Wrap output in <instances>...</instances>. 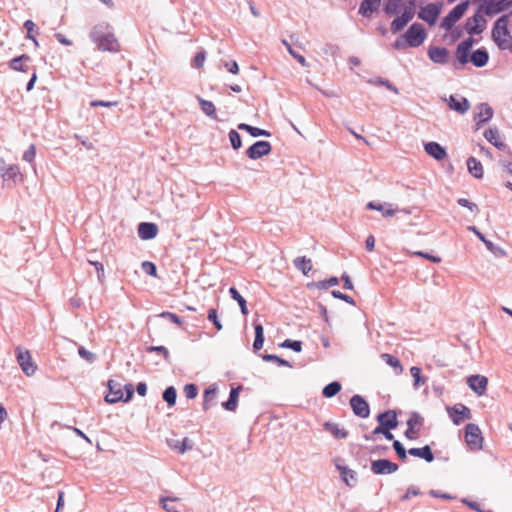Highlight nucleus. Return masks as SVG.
<instances>
[{"mask_svg":"<svg viewBox=\"0 0 512 512\" xmlns=\"http://www.w3.org/2000/svg\"><path fill=\"white\" fill-rule=\"evenodd\" d=\"M427 55L435 64L445 65L449 61V50L446 47L430 46Z\"/></svg>","mask_w":512,"mask_h":512,"instance_id":"obj_18","label":"nucleus"},{"mask_svg":"<svg viewBox=\"0 0 512 512\" xmlns=\"http://www.w3.org/2000/svg\"><path fill=\"white\" fill-rule=\"evenodd\" d=\"M90 39L101 51L118 52L120 44L114 35L113 28L107 23L95 25L90 32Z\"/></svg>","mask_w":512,"mask_h":512,"instance_id":"obj_1","label":"nucleus"},{"mask_svg":"<svg viewBox=\"0 0 512 512\" xmlns=\"http://www.w3.org/2000/svg\"><path fill=\"white\" fill-rule=\"evenodd\" d=\"M282 44L286 47V49L288 50L289 54L295 59L297 60V62L302 65L303 67H307L308 64L306 62V59L303 55L297 53L292 45L286 40V39H282Z\"/></svg>","mask_w":512,"mask_h":512,"instance_id":"obj_47","label":"nucleus"},{"mask_svg":"<svg viewBox=\"0 0 512 512\" xmlns=\"http://www.w3.org/2000/svg\"><path fill=\"white\" fill-rule=\"evenodd\" d=\"M168 447L179 454H184L189 450H192L194 443L188 437H184L182 440L178 439H167Z\"/></svg>","mask_w":512,"mask_h":512,"instance_id":"obj_23","label":"nucleus"},{"mask_svg":"<svg viewBox=\"0 0 512 512\" xmlns=\"http://www.w3.org/2000/svg\"><path fill=\"white\" fill-rule=\"evenodd\" d=\"M486 24L487 21L484 18V15L476 11V13L472 17L466 20L465 30L471 36L478 35L484 31V29L486 28Z\"/></svg>","mask_w":512,"mask_h":512,"instance_id":"obj_8","label":"nucleus"},{"mask_svg":"<svg viewBox=\"0 0 512 512\" xmlns=\"http://www.w3.org/2000/svg\"><path fill=\"white\" fill-rule=\"evenodd\" d=\"M448 106L451 110L459 114H465L470 109V102L463 96L450 95Z\"/></svg>","mask_w":512,"mask_h":512,"instance_id":"obj_21","label":"nucleus"},{"mask_svg":"<svg viewBox=\"0 0 512 512\" xmlns=\"http://www.w3.org/2000/svg\"><path fill=\"white\" fill-rule=\"evenodd\" d=\"M508 15L500 16L492 28V39L501 50L508 49V44L512 42V35L508 29Z\"/></svg>","mask_w":512,"mask_h":512,"instance_id":"obj_2","label":"nucleus"},{"mask_svg":"<svg viewBox=\"0 0 512 512\" xmlns=\"http://www.w3.org/2000/svg\"><path fill=\"white\" fill-rule=\"evenodd\" d=\"M23 26L27 30V38L32 40L35 46H38V41L34 36V33H38V30L35 29V23L32 20L28 19L24 22Z\"/></svg>","mask_w":512,"mask_h":512,"instance_id":"obj_48","label":"nucleus"},{"mask_svg":"<svg viewBox=\"0 0 512 512\" xmlns=\"http://www.w3.org/2000/svg\"><path fill=\"white\" fill-rule=\"evenodd\" d=\"M470 61L475 67L482 68L489 61V53L484 47L478 48L472 52Z\"/></svg>","mask_w":512,"mask_h":512,"instance_id":"obj_31","label":"nucleus"},{"mask_svg":"<svg viewBox=\"0 0 512 512\" xmlns=\"http://www.w3.org/2000/svg\"><path fill=\"white\" fill-rule=\"evenodd\" d=\"M474 43L475 40L472 37H468L457 45L455 54L460 64L465 65L470 61L469 54Z\"/></svg>","mask_w":512,"mask_h":512,"instance_id":"obj_16","label":"nucleus"},{"mask_svg":"<svg viewBox=\"0 0 512 512\" xmlns=\"http://www.w3.org/2000/svg\"><path fill=\"white\" fill-rule=\"evenodd\" d=\"M197 100L199 102V105L201 107V110L203 111V113L205 115H207L208 117H210L211 119H214L216 120L217 119V113H216V108H215V105L209 101V100H205L199 96H197Z\"/></svg>","mask_w":512,"mask_h":512,"instance_id":"obj_41","label":"nucleus"},{"mask_svg":"<svg viewBox=\"0 0 512 512\" xmlns=\"http://www.w3.org/2000/svg\"><path fill=\"white\" fill-rule=\"evenodd\" d=\"M134 385L132 383H127L123 386V400L121 402L127 403L131 401L133 395H134Z\"/></svg>","mask_w":512,"mask_h":512,"instance_id":"obj_61","label":"nucleus"},{"mask_svg":"<svg viewBox=\"0 0 512 512\" xmlns=\"http://www.w3.org/2000/svg\"><path fill=\"white\" fill-rule=\"evenodd\" d=\"M253 327L255 332L253 350L254 352H257L263 347L264 344V328L261 323L256 321L253 322Z\"/></svg>","mask_w":512,"mask_h":512,"instance_id":"obj_39","label":"nucleus"},{"mask_svg":"<svg viewBox=\"0 0 512 512\" xmlns=\"http://www.w3.org/2000/svg\"><path fill=\"white\" fill-rule=\"evenodd\" d=\"M78 354L81 358L86 360L88 363H93L96 359V355L87 349H85L83 346H80L78 348Z\"/></svg>","mask_w":512,"mask_h":512,"instance_id":"obj_64","label":"nucleus"},{"mask_svg":"<svg viewBox=\"0 0 512 512\" xmlns=\"http://www.w3.org/2000/svg\"><path fill=\"white\" fill-rule=\"evenodd\" d=\"M470 2L468 0L462 1L453 7L449 13L442 19L440 27L446 31H450L454 24L460 20L469 7Z\"/></svg>","mask_w":512,"mask_h":512,"instance_id":"obj_3","label":"nucleus"},{"mask_svg":"<svg viewBox=\"0 0 512 512\" xmlns=\"http://www.w3.org/2000/svg\"><path fill=\"white\" fill-rule=\"evenodd\" d=\"M31 57L27 54H22L20 56L12 58L8 62V66L10 69L14 71H21V72H29L32 71L33 66H29L26 64V62L30 61Z\"/></svg>","mask_w":512,"mask_h":512,"instance_id":"obj_27","label":"nucleus"},{"mask_svg":"<svg viewBox=\"0 0 512 512\" xmlns=\"http://www.w3.org/2000/svg\"><path fill=\"white\" fill-rule=\"evenodd\" d=\"M410 374L414 378V386L419 387L421 384L426 382V378L421 376V369L413 366L410 368Z\"/></svg>","mask_w":512,"mask_h":512,"instance_id":"obj_53","label":"nucleus"},{"mask_svg":"<svg viewBox=\"0 0 512 512\" xmlns=\"http://www.w3.org/2000/svg\"><path fill=\"white\" fill-rule=\"evenodd\" d=\"M208 320L211 321L213 323V325L215 326V328L217 329V331H220L222 329V324L218 318V313H217V310L215 308H210L208 310Z\"/></svg>","mask_w":512,"mask_h":512,"instance_id":"obj_60","label":"nucleus"},{"mask_svg":"<svg viewBox=\"0 0 512 512\" xmlns=\"http://www.w3.org/2000/svg\"><path fill=\"white\" fill-rule=\"evenodd\" d=\"M392 446L398 458L405 461L407 459L408 450L405 449L403 444L399 440H394Z\"/></svg>","mask_w":512,"mask_h":512,"instance_id":"obj_54","label":"nucleus"},{"mask_svg":"<svg viewBox=\"0 0 512 512\" xmlns=\"http://www.w3.org/2000/svg\"><path fill=\"white\" fill-rule=\"evenodd\" d=\"M485 139L500 150H505L507 145L499 139V131L496 127H491L484 132Z\"/></svg>","mask_w":512,"mask_h":512,"instance_id":"obj_36","label":"nucleus"},{"mask_svg":"<svg viewBox=\"0 0 512 512\" xmlns=\"http://www.w3.org/2000/svg\"><path fill=\"white\" fill-rule=\"evenodd\" d=\"M423 425V418L417 412H412L411 416L407 420V429L404 432V436L408 440H416L418 434Z\"/></svg>","mask_w":512,"mask_h":512,"instance_id":"obj_12","label":"nucleus"},{"mask_svg":"<svg viewBox=\"0 0 512 512\" xmlns=\"http://www.w3.org/2000/svg\"><path fill=\"white\" fill-rule=\"evenodd\" d=\"M381 0H363L359 6L358 13L366 18H370L374 12L379 10Z\"/></svg>","mask_w":512,"mask_h":512,"instance_id":"obj_29","label":"nucleus"},{"mask_svg":"<svg viewBox=\"0 0 512 512\" xmlns=\"http://www.w3.org/2000/svg\"><path fill=\"white\" fill-rule=\"evenodd\" d=\"M376 420L384 430H393L398 426L397 413L395 410H386L377 415Z\"/></svg>","mask_w":512,"mask_h":512,"instance_id":"obj_15","label":"nucleus"},{"mask_svg":"<svg viewBox=\"0 0 512 512\" xmlns=\"http://www.w3.org/2000/svg\"><path fill=\"white\" fill-rule=\"evenodd\" d=\"M163 400L167 403L169 407H172L176 404L177 400V391L174 386H168L162 394Z\"/></svg>","mask_w":512,"mask_h":512,"instance_id":"obj_45","label":"nucleus"},{"mask_svg":"<svg viewBox=\"0 0 512 512\" xmlns=\"http://www.w3.org/2000/svg\"><path fill=\"white\" fill-rule=\"evenodd\" d=\"M242 388V385H238L236 387L231 388L228 399L222 403V407L225 410L231 412H234L236 410L238 406L239 394Z\"/></svg>","mask_w":512,"mask_h":512,"instance_id":"obj_30","label":"nucleus"},{"mask_svg":"<svg viewBox=\"0 0 512 512\" xmlns=\"http://www.w3.org/2000/svg\"><path fill=\"white\" fill-rule=\"evenodd\" d=\"M229 294H230L231 298L238 303L241 313L243 315H247L248 309H247V302H246L245 298L239 293V291L235 287H230Z\"/></svg>","mask_w":512,"mask_h":512,"instance_id":"obj_43","label":"nucleus"},{"mask_svg":"<svg viewBox=\"0 0 512 512\" xmlns=\"http://www.w3.org/2000/svg\"><path fill=\"white\" fill-rule=\"evenodd\" d=\"M293 264L304 275H308V273L312 270V261L306 256L296 257L293 261Z\"/></svg>","mask_w":512,"mask_h":512,"instance_id":"obj_42","label":"nucleus"},{"mask_svg":"<svg viewBox=\"0 0 512 512\" xmlns=\"http://www.w3.org/2000/svg\"><path fill=\"white\" fill-rule=\"evenodd\" d=\"M457 203H458V205H460L462 207L468 208L473 213L479 212V208H478L477 204L466 199V198H459L457 200Z\"/></svg>","mask_w":512,"mask_h":512,"instance_id":"obj_63","label":"nucleus"},{"mask_svg":"<svg viewBox=\"0 0 512 512\" xmlns=\"http://www.w3.org/2000/svg\"><path fill=\"white\" fill-rule=\"evenodd\" d=\"M370 469L374 475H389L395 473L399 469V466L395 462L382 458L372 460Z\"/></svg>","mask_w":512,"mask_h":512,"instance_id":"obj_7","label":"nucleus"},{"mask_svg":"<svg viewBox=\"0 0 512 512\" xmlns=\"http://www.w3.org/2000/svg\"><path fill=\"white\" fill-rule=\"evenodd\" d=\"M469 231H472L477 238L485 245L488 251L495 255L505 256L506 252L499 246L495 245L492 241L488 240L483 233H481L475 226H469Z\"/></svg>","mask_w":512,"mask_h":512,"instance_id":"obj_22","label":"nucleus"},{"mask_svg":"<svg viewBox=\"0 0 512 512\" xmlns=\"http://www.w3.org/2000/svg\"><path fill=\"white\" fill-rule=\"evenodd\" d=\"M158 317L167 319L170 322L176 324L177 326L181 327L183 324L182 319L175 313L169 312V311H163L161 312Z\"/></svg>","mask_w":512,"mask_h":512,"instance_id":"obj_55","label":"nucleus"},{"mask_svg":"<svg viewBox=\"0 0 512 512\" xmlns=\"http://www.w3.org/2000/svg\"><path fill=\"white\" fill-rule=\"evenodd\" d=\"M179 498L177 497H172V496H161L160 499H159V502L162 506V508L166 511V512H179L176 507L172 504L173 502L175 501H178Z\"/></svg>","mask_w":512,"mask_h":512,"instance_id":"obj_46","label":"nucleus"},{"mask_svg":"<svg viewBox=\"0 0 512 512\" xmlns=\"http://www.w3.org/2000/svg\"><path fill=\"white\" fill-rule=\"evenodd\" d=\"M262 359L266 362H276L278 366L292 367L290 362L275 354H263Z\"/></svg>","mask_w":512,"mask_h":512,"instance_id":"obj_50","label":"nucleus"},{"mask_svg":"<svg viewBox=\"0 0 512 512\" xmlns=\"http://www.w3.org/2000/svg\"><path fill=\"white\" fill-rule=\"evenodd\" d=\"M280 347L291 349L299 353L302 350V342L299 340L286 339L280 344Z\"/></svg>","mask_w":512,"mask_h":512,"instance_id":"obj_52","label":"nucleus"},{"mask_svg":"<svg viewBox=\"0 0 512 512\" xmlns=\"http://www.w3.org/2000/svg\"><path fill=\"white\" fill-rule=\"evenodd\" d=\"M446 411L454 425H460L464 420L471 419V410L462 403L447 406Z\"/></svg>","mask_w":512,"mask_h":512,"instance_id":"obj_6","label":"nucleus"},{"mask_svg":"<svg viewBox=\"0 0 512 512\" xmlns=\"http://www.w3.org/2000/svg\"><path fill=\"white\" fill-rule=\"evenodd\" d=\"M474 113L475 130H479L485 123L490 121L493 117V109L488 103H480L476 107Z\"/></svg>","mask_w":512,"mask_h":512,"instance_id":"obj_13","label":"nucleus"},{"mask_svg":"<svg viewBox=\"0 0 512 512\" xmlns=\"http://www.w3.org/2000/svg\"><path fill=\"white\" fill-rule=\"evenodd\" d=\"M229 140H230V143H231V146L234 150H238L241 148L242 146V139H241V135L234 129H231L229 131Z\"/></svg>","mask_w":512,"mask_h":512,"instance_id":"obj_51","label":"nucleus"},{"mask_svg":"<svg viewBox=\"0 0 512 512\" xmlns=\"http://www.w3.org/2000/svg\"><path fill=\"white\" fill-rule=\"evenodd\" d=\"M441 8V4L429 3L418 12V17L432 26L436 23L441 12Z\"/></svg>","mask_w":512,"mask_h":512,"instance_id":"obj_14","label":"nucleus"},{"mask_svg":"<svg viewBox=\"0 0 512 512\" xmlns=\"http://www.w3.org/2000/svg\"><path fill=\"white\" fill-rule=\"evenodd\" d=\"M137 231L140 239L151 240L157 236L158 226L153 222H141Z\"/></svg>","mask_w":512,"mask_h":512,"instance_id":"obj_24","label":"nucleus"},{"mask_svg":"<svg viewBox=\"0 0 512 512\" xmlns=\"http://www.w3.org/2000/svg\"><path fill=\"white\" fill-rule=\"evenodd\" d=\"M477 11L482 15L493 16L504 11V7L500 5V0H488L483 1Z\"/></svg>","mask_w":512,"mask_h":512,"instance_id":"obj_25","label":"nucleus"},{"mask_svg":"<svg viewBox=\"0 0 512 512\" xmlns=\"http://www.w3.org/2000/svg\"><path fill=\"white\" fill-rule=\"evenodd\" d=\"M465 440L472 450L482 449L483 436L477 424L468 423L465 426Z\"/></svg>","mask_w":512,"mask_h":512,"instance_id":"obj_5","label":"nucleus"},{"mask_svg":"<svg viewBox=\"0 0 512 512\" xmlns=\"http://www.w3.org/2000/svg\"><path fill=\"white\" fill-rule=\"evenodd\" d=\"M339 283V279L335 276H332L326 280H322V281H318L315 286L318 288V289H321V290H324V289H327L329 287H333V286H336L338 285Z\"/></svg>","mask_w":512,"mask_h":512,"instance_id":"obj_56","label":"nucleus"},{"mask_svg":"<svg viewBox=\"0 0 512 512\" xmlns=\"http://www.w3.org/2000/svg\"><path fill=\"white\" fill-rule=\"evenodd\" d=\"M272 151V146L270 142L265 140H258L255 143H253L248 149L246 150V155L251 160H257L263 156H266L270 154Z\"/></svg>","mask_w":512,"mask_h":512,"instance_id":"obj_10","label":"nucleus"},{"mask_svg":"<svg viewBox=\"0 0 512 512\" xmlns=\"http://www.w3.org/2000/svg\"><path fill=\"white\" fill-rule=\"evenodd\" d=\"M20 174V169L17 165H7L4 159L0 158V176L4 181L15 182L16 177Z\"/></svg>","mask_w":512,"mask_h":512,"instance_id":"obj_26","label":"nucleus"},{"mask_svg":"<svg viewBox=\"0 0 512 512\" xmlns=\"http://www.w3.org/2000/svg\"><path fill=\"white\" fill-rule=\"evenodd\" d=\"M424 149L429 156L438 161L443 160L447 156L446 149L434 141L426 143Z\"/></svg>","mask_w":512,"mask_h":512,"instance_id":"obj_28","label":"nucleus"},{"mask_svg":"<svg viewBox=\"0 0 512 512\" xmlns=\"http://www.w3.org/2000/svg\"><path fill=\"white\" fill-rule=\"evenodd\" d=\"M238 129L242 131H246L252 137H270L271 133L268 130L261 129L259 127H255L246 123L238 124Z\"/></svg>","mask_w":512,"mask_h":512,"instance_id":"obj_38","label":"nucleus"},{"mask_svg":"<svg viewBox=\"0 0 512 512\" xmlns=\"http://www.w3.org/2000/svg\"><path fill=\"white\" fill-rule=\"evenodd\" d=\"M324 429L329 431L336 439H346L348 437V431L340 428L336 423L325 422Z\"/></svg>","mask_w":512,"mask_h":512,"instance_id":"obj_40","label":"nucleus"},{"mask_svg":"<svg viewBox=\"0 0 512 512\" xmlns=\"http://www.w3.org/2000/svg\"><path fill=\"white\" fill-rule=\"evenodd\" d=\"M16 358L22 371L27 376H31L35 373L37 367L32 361V357L28 350H23L20 347L16 348Z\"/></svg>","mask_w":512,"mask_h":512,"instance_id":"obj_9","label":"nucleus"},{"mask_svg":"<svg viewBox=\"0 0 512 512\" xmlns=\"http://www.w3.org/2000/svg\"><path fill=\"white\" fill-rule=\"evenodd\" d=\"M403 37L407 39L410 47H419L426 39L427 33L421 23L415 22L409 26Z\"/></svg>","mask_w":512,"mask_h":512,"instance_id":"obj_4","label":"nucleus"},{"mask_svg":"<svg viewBox=\"0 0 512 512\" xmlns=\"http://www.w3.org/2000/svg\"><path fill=\"white\" fill-rule=\"evenodd\" d=\"M336 468L347 486L352 488L357 484V473L354 470L339 464H336Z\"/></svg>","mask_w":512,"mask_h":512,"instance_id":"obj_33","label":"nucleus"},{"mask_svg":"<svg viewBox=\"0 0 512 512\" xmlns=\"http://www.w3.org/2000/svg\"><path fill=\"white\" fill-rule=\"evenodd\" d=\"M382 358L385 360V362L389 366H391V367H393L395 369H399V371H402L401 362H400V360L397 357H395V356H393L391 354L384 353V354H382Z\"/></svg>","mask_w":512,"mask_h":512,"instance_id":"obj_57","label":"nucleus"},{"mask_svg":"<svg viewBox=\"0 0 512 512\" xmlns=\"http://www.w3.org/2000/svg\"><path fill=\"white\" fill-rule=\"evenodd\" d=\"M143 272L152 277H157V267L151 261H143L141 264Z\"/></svg>","mask_w":512,"mask_h":512,"instance_id":"obj_58","label":"nucleus"},{"mask_svg":"<svg viewBox=\"0 0 512 512\" xmlns=\"http://www.w3.org/2000/svg\"><path fill=\"white\" fill-rule=\"evenodd\" d=\"M403 0H387L384 6V12L388 15L396 14L399 12Z\"/></svg>","mask_w":512,"mask_h":512,"instance_id":"obj_49","label":"nucleus"},{"mask_svg":"<svg viewBox=\"0 0 512 512\" xmlns=\"http://www.w3.org/2000/svg\"><path fill=\"white\" fill-rule=\"evenodd\" d=\"M414 10L405 8L401 16L396 17L391 22V31L393 34L400 32L414 17Z\"/></svg>","mask_w":512,"mask_h":512,"instance_id":"obj_20","label":"nucleus"},{"mask_svg":"<svg viewBox=\"0 0 512 512\" xmlns=\"http://www.w3.org/2000/svg\"><path fill=\"white\" fill-rule=\"evenodd\" d=\"M147 353L157 352L163 355L165 361H170V354L166 347L164 346H148L146 348Z\"/></svg>","mask_w":512,"mask_h":512,"instance_id":"obj_59","label":"nucleus"},{"mask_svg":"<svg viewBox=\"0 0 512 512\" xmlns=\"http://www.w3.org/2000/svg\"><path fill=\"white\" fill-rule=\"evenodd\" d=\"M408 454L413 457L421 458V459L425 460L427 463H431L435 459L430 445H425L420 448H415V447L410 448L408 450Z\"/></svg>","mask_w":512,"mask_h":512,"instance_id":"obj_32","label":"nucleus"},{"mask_svg":"<svg viewBox=\"0 0 512 512\" xmlns=\"http://www.w3.org/2000/svg\"><path fill=\"white\" fill-rule=\"evenodd\" d=\"M341 388H342V386H341L340 382H338V381L330 382L329 384L324 386V388L322 390V395L325 398H332L341 391Z\"/></svg>","mask_w":512,"mask_h":512,"instance_id":"obj_44","label":"nucleus"},{"mask_svg":"<svg viewBox=\"0 0 512 512\" xmlns=\"http://www.w3.org/2000/svg\"><path fill=\"white\" fill-rule=\"evenodd\" d=\"M184 394L187 399H194L198 395V387L196 384L189 383L184 386Z\"/></svg>","mask_w":512,"mask_h":512,"instance_id":"obj_62","label":"nucleus"},{"mask_svg":"<svg viewBox=\"0 0 512 512\" xmlns=\"http://www.w3.org/2000/svg\"><path fill=\"white\" fill-rule=\"evenodd\" d=\"M467 385L475 394L482 396L486 392L488 379L479 374L471 375L467 378Z\"/></svg>","mask_w":512,"mask_h":512,"instance_id":"obj_17","label":"nucleus"},{"mask_svg":"<svg viewBox=\"0 0 512 512\" xmlns=\"http://www.w3.org/2000/svg\"><path fill=\"white\" fill-rule=\"evenodd\" d=\"M218 387L216 384H211L205 389L203 394L202 408L204 411H208L215 403Z\"/></svg>","mask_w":512,"mask_h":512,"instance_id":"obj_34","label":"nucleus"},{"mask_svg":"<svg viewBox=\"0 0 512 512\" xmlns=\"http://www.w3.org/2000/svg\"><path fill=\"white\" fill-rule=\"evenodd\" d=\"M366 209L379 211L384 217H391L397 211L391 207V204H381L375 201L368 202L366 204Z\"/></svg>","mask_w":512,"mask_h":512,"instance_id":"obj_37","label":"nucleus"},{"mask_svg":"<svg viewBox=\"0 0 512 512\" xmlns=\"http://www.w3.org/2000/svg\"><path fill=\"white\" fill-rule=\"evenodd\" d=\"M349 403L355 416L360 418L369 417L370 406L363 396L355 394L350 398Z\"/></svg>","mask_w":512,"mask_h":512,"instance_id":"obj_11","label":"nucleus"},{"mask_svg":"<svg viewBox=\"0 0 512 512\" xmlns=\"http://www.w3.org/2000/svg\"><path fill=\"white\" fill-rule=\"evenodd\" d=\"M108 391L109 393L105 396L107 403L115 404L123 400V387L118 381L110 379L108 381Z\"/></svg>","mask_w":512,"mask_h":512,"instance_id":"obj_19","label":"nucleus"},{"mask_svg":"<svg viewBox=\"0 0 512 512\" xmlns=\"http://www.w3.org/2000/svg\"><path fill=\"white\" fill-rule=\"evenodd\" d=\"M469 173L476 179H482L484 175L482 163L475 157L471 156L466 161Z\"/></svg>","mask_w":512,"mask_h":512,"instance_id":"obj_35","label":"nucleus"}]
</instances>
